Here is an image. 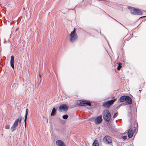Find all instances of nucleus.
I'll list each match as a JSON object with an SVG mask.
<instances>
[{"instance_id": "nucleus-1", "label": "nucleus", "mask_w": 146, "mask_h": 146, "mask_svg": "<svg viewBox=\"0 0 146 146\" xmlns=\"http://www.w3.org/2000/svg\"><path fill=\"white\" fill-rule=\"evenodd\" d=\"M70 40L72 43H73L77 40L78 36L76 32V29L74 28L72 31L69 35Z\"/></svg>"}, {"instance_id": "nucleus-2", "label": "nucleus", "mask_w": 146, "mask_h": 146, "mask_svg": "<svg viewBox=\"0 0 146 146\" xmlns=\"http://www.w3.org/2000/svg\"><path fill=\"white\" fill-rule=\"evenodd\" d=\"M128 8L130 9V13L132 15H142V11L139 9H136L132 7L130 8L129 7H128Z\"/></svg>"}, {"instance_id": "nucleus-3", "label": "nucleus", "mask_w": 146, "mask_h": 146, "mask_svg": "<svg viewBox=\"0 0 146 146\" xmlns=\"http://www.w3.org/2000/svg\"><path fill=\"white\" fill-rule=\"evenodd\" d=\"M92 103V102L86 100H79L77 104L81 106H90Z\"/></svg>"}, {"instance_id": "nucleus-4", "label": "nucleus", "mask_w": 146, "mask_h": 146, "mask_svg": "<svg viewBox=\"0 0 146 146\" xmlns=\"http://www.w3.org/2000/svg\"><path fill=\"white\" fill-rule=\"evenodd\" d=\"M103 119L106 121H109L111 118L110 113L108 110L104 111L103 114Z\"/></svg>"}, {"instance_id": "nucleus-5", "label": "nucleus", "mask_w": 146, "mask_h": 146, "mask_svg": "<svg viewBox=\"0 0 146 146\" xmlns=\"http://www.w3.org/2000/svg\"><path fill=\"white\" fill-rule=\"evenodd\" d=\"M22 120V117H20L17 119L15 121L13 126L11 128V130L12 132H13L16 129V127L18 125V123L19 122V123L21 122V120Z\"/></svg>"}, {"instance_id": "nucleus-6", "label": "nucleus", "mask_w": 146, "mask_h": 146, "mask_svg": "<svg viewBox=\"0 0 146 146\" xmlns=\"http://www.w3.org/2000/svg\"><path fill=\"white\" fill-rule=\"evenodd\" d=\"M116 99H113L108 100L106 102L104 103L102 106L107 108H108L111 105H112L115 102Z\"/></svg>"}, {"instance_id": "nucleus-7", "label": "nucleus", "mask_w": 146, "mask_h": 146, "mask_svg": "<svg viewBox=\"0 0 146 146\" xmlns=\"http://www.w3.org/2000/svg\"><path fill=\"white\" fill-rule=\"evenodd\" d=\"M68 107L67 105L65 104H63L61 105L59 108V111L60 112L62 111H67L68 110Z\"/></svg>"}, {"instance_id": "nucleus-8", "label": "nucleus", "mask_w": 146, "mask_h": 146, "mask_svg": "<svg viewBox=\"0 0 146 146\" xmlns=\"http://www.w3.org/2000/svg\"><path fill=\"white\" fill-rule=\"evenodd\" d=\"M103 140L106 143H110L112 142L111 137L108 136L105 137L103 138Z\"/></svg>"}, {"instance_id": "nucleus-9", "label": "nucleus", "mask_w": 146, "mask_h": 146, "mask_svg": "<svg viewBox=\"0 0 146 146\" xmlns=\"http://www.w3.org/2000/svg\"><path fill=\"white\" fill-rule=\"evenodd\" d=\"M102 116L100 115L97 117L95 119V123L96 124H99L102 122Z\"/></svg>"}, {"instance_id": "nucleus-10", "label": "nucleus", "mask_w": 146, "mask_h": 146, "mask_svg": "<svg viewBox=\"0 0 146 146\" xmlns=\"http://www.w3.org/2000/svg\"><path fill=\"white\" fill-rule=\"evenodd\" d=\"M56 143L58 146H66L64 142L60 140H57Z\"/></svg>"}, {"instance_id": "nucleus-11", "label": "nucleus", "mask_w": 146, "mask_h": 146, "mask_svg": "<svg viewBox=\"0 0 146 146\" xmlns=\"http://www.w3.org/2000/svg\"><path fill=\"white\" fill-rule=\"evenodd\" d=\"M14 57L13 55H12L11 58V60H10V64L11 65L13 69L14 68Z\"/></svg>"}, {"instance_id": "nucleus-12", "label": "nucleus", "mask_w": 146, "mask_h": 146, "mask_svg": "<svg viewBox=\"0 0 146 146\" xmlns=\"http://www.w3.org/2000/svg\"><path fill=\"white\" fill-rule=\"evenodd\" d=\"M28 109H27L25 111V117L24 119V122H25V128H26V125H27V116L28 112Z\"/></svg>"}, {"instance_id": "nucleus-13", "label": "nucleus", "mask_w": 146, "mask_h": 146, "mask_svg": "<svg viewBox=\"0 0 146 146\" xmlns=\"http://www.w3.org/2000/svg\"><path fill=\"white\" fill-rule=\"evenodd\" d=\"M126 101L128 104H131L132 103V99L129 96H127Z\"/></svg>"}, {"instance_id": "nucleus-14", "label": "nucleus", "mask_w": 146, "mask_h": 146, "mask_svg": "<svg viewBox=\"0 0 146 146\" xmlns=\"http://www.w3.org/2000/svg\"><path fill=\"white\" fill-rule=\"evenodd\" d=\"M132 130L130 129L127 132V135L129 137L131 138L133 136V133L132 132Z\"/></svg>"}, {"instance_id": "nucleus-15", "label": "nucleus", "mask_w": 146, "mask_h": 146, "mask_svg": "<svg viewBox=\"0 0 146 146\" xmlns=\"http://www.w3.org/2000/svg\"><path fill=\"white\" fill-rule=\"evenodd\" d=\"M127 96H123L119 99V101L120 102H123L126 101Z\"/></svg>"}, {"instance_id": "nucleus-16", "label": "nucleus", "mask_w": 146, "mask_h": 146, "mask_svg": "<svg viewBox=\"0 0 146 146\" xmlns=\"http://www.w3.org/2000/svg\"><path fill=\"white\" fill-rule=\"evenodd\" d=\"M56 110L55 108H54L52 111L51 115V116H54L56 114Z\"/></svg>"}, {"instance_id": "nucleus-17", "label": "nucleus", "mask_w": 146, "mask_h": 146, "mask_svg": "<svg viewBox=\"0 0 146 146\" xmlns=\"http://www.w3.org/2000/svg\"><path fill=\"white\" fill-rule=\"evenodd\" d=\"M92 146H99L98 141L95 140L93 143Z\"/></svg>"}, {"instance_id": "nucleus-18", "label": "nucleus", "mask_w": 146, "mask_h": 146, "mask_svg": "<svg viewBox=\"0 0 146 146\" xmlns=\"http://www.w3.org/2000/svg\"><path fill=\"white\" fill-rule=\"evenodd\" d=\"M121 63H118V66L117 68V70H119L121 68Z\"/></svg>"}, {"instance_id": "nucleus-19", "label": "nucleus", "mask_w": 146, "mask_h": 146, "mask_svg": "<svg viewBox=\"0 0 146 146\" xmlns=\"http://www.w3.org/2000/svg\"><path fill=\"white\" fill-rule=\"evenodd\" d=\"M68 117V116L66 114L63 115L62 117L64 119H67Z\"/></svg>"}, {"instance_id": "nucleus-20", "label": "nucleus", "mask_w": 146, "mask_h": 146, "mask_svg": "<svg viewBox=\"0 0 146 146\" xmlns=\"http://www.w3.org/2000/svg\"><path fill=\"white\" fill-rule=\"evenodd\" d=\"M10 126L9 124H7L6 125H5V128L6 129H9Z\"/></svg>"}, {"instance_id": "nucleus-21", "label": "nucleus", "mask_w": 146, "mask_h": 146, "mask_svg": "<svg viewBox=\"0 0 146 146\" xmlns=\"http://www.w3.org/2000/svg\"><path fill=\"white\" fill-rule=\"evenodd\" d=\"M118 115V113L117 112L116 113H115L113 115V118H115L117 116V115Z\"/></svg>"}, {"instance_id": "nucleus-22", "label": "nucleus", "mask_w": 146, "mask_h": 146, "mask_svg": "<svg viewBox=\"0 0 146 146\" xmlns=\"http://www.w3.org/2000/svg\"><path fill=\"white\" fill-rule=\"evenodd\" d=\"M122 137V138L124 139H126L127 137L126 136H123Z\"/></svg>"}, {"instance_id": "nucleus-23", "label": "nucleus", "mask_w": 146, "mask_h": 146, "mask_svg": "<svg viewBox=\"0 0 146 146\" xmlns=\"http://www.w3.org/2000/svg\"><path fill=\"white\" fill-rule=\"evenodd\" d=\"M39 76H40V78H41V75H40V74L39 75Z\"/></svg>"}, {"instance_id": "nucleus-24", "label": "nucleus", "mask_w": 146, "mask_h": 146, "mask_svg": "<svg viewBox=\"0 0 146 146\" xmlns=\"http://www.w3.org/2000/svg\"><path fill=\"white\" fill-rule=\"evenodd\" d=\"M139 91H140V92H141V90H139Z\"/></svg>"}, {"instance_id": "nucleus-25", "label": "nucleus", "mask_w": 146, "mask_h": 146, "mask_svg": "<svg viewBox=\"0 0 146 146\" xmlns=\"http://www.w3.org/2000/svg\"><path fill=\"white\" fill-rule=\"evenodd\" d=\"M145 17H146V16H145Z\"/></svg>"}]
</instances>
